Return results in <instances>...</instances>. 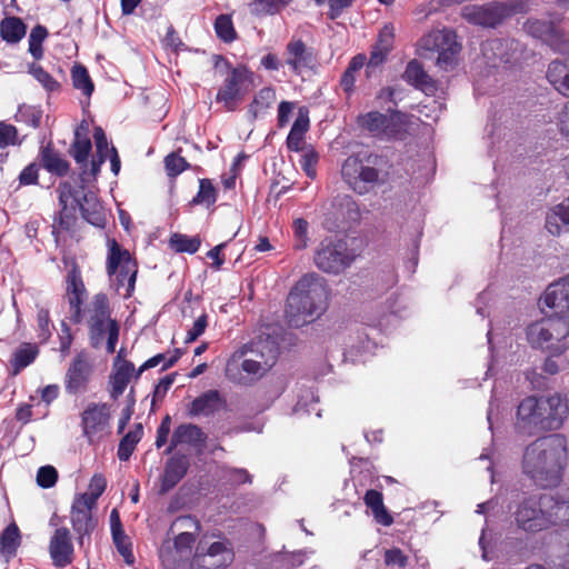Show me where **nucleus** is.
Masks as SVG:
<instances>
[{"mask_svg":"<svg viewBox=\"0 0 569 569\" xmlns=\"http://www.w3.org/2000/svg\"><path fill=\"white\" fill-rule=\"evenodd\" d=\"M567 459V445L562 436L541 438L526 448L523 472L541 488H555L562 480Z\"/></svg>","mask_w":569,"mask_h":569,"instance_id":"nucleus-1","label":"nucleus"},{"mask_svg":"<svg viewBox=\"0 0 569 569\" xmlns=\"http://www.w3.org/2000/svg\"><path fill=\"white\" fill-rule=\"evenodd\" d=\"M329 288L316 272L303 274L290 290L286 318L291 327L300 328L323 315L328 308Z\"/></svg>","mask_w":569,"mask_h":569,"instance_id":"nucleus-2","label":"nucleus"},{"mask_svg":"<svg viewBox=\"0 0 569 569\" xmlns=\"http://www.w3.org/2000/svg\"><path fill=\"white\" fill-rule=\"evenodd\" d=\"M518 527L528 532H539L569 522V506L551 495L525 498L515 511Z\"/></svg>","mask_w":569,"mask_h":569,"instance_id":"nucleus-3","label":"nucleus"},{"mask_svg":"<svg viewBox=\"0 0 569 569\" xmlns=\"http://www.w3.org/2000/svg\"><path fill=\"white\" fill-rule=\"evenodd\" d=\"M59 193V223L69 228L71 220L79 210L84 220L94 227H104L106 211L97 194L92 191H84L83 186L77 189L69 182H61L57 189Z\"/></svg>","mask_w":569,"mask_h":569,"instance_id":"nucleus-4","label":"nucleus"},{"mask_svg":"<svg viewBox=\"0 0 569 569\" xmlns=\"http://www.w3.org/2000/svg\"><path fill=\"white\" fill-rule=\"evenodd\" d=\"M569 317L548 316L529 323L526 339L531 348L559 357L569 347Z\"/></svg>","mask_w":569,"mask_h":569,"instance_id":"nucleus-5","label":"nucleus"},{"mask_svg":"<svg viewBox=\"0 0 569 569\" xmlns=\"http://www.w3.org/2000/svg\"><path fill=\"white\" fill-rule=\"evenodd\" d=\"M137 272L138 266L130 252L114 239L108 240L107 273L111 288L123 298L131 297Z\"/></svg>","mask_w":569,"mask_h":569,"instance_id":"nucleus-6","label":"nucleus"},{"mask_svg":"<svg viewBox=\"0 0 569 569\" xmlns=\"http://www.w3.org/2000/svg\"><path fill=\"white\" fill-rule=\"evenodd\" d=\"M86 311L92 346L99 347L108 336L107 351L113 353L119 339V326L111 319L108 297L101 292L94 295Z\"/></svg>","mask_w":569,"mask_h":569,"instance_id":"nucleus-7","label":"nucleus"},{"mask_svg":"<svg viewBox=\"0 0 569 569\" xmlns=\"http://www.w3.org/2000/svg\"><path fill=\"white\" fill-rule=\"evenodd\" d=\"M418 50L421 56L437 53V66L443 70H449L457 63L461 44L457 41V36L451 29H435L420 38Z\"/></svg>","mask_w":569,"mask_h":569,"instance_id":"nucleus-8","label":"nucleus"},{"mask_svg":"<svg viewBox=\"0 0 569 569\" xmlns=\"http://www.w3.org/2000/svg\"><path fill=\"white\" fill-rule=\"evenodd\" d=\"M527 7L526 0H511L508 2H489L487 4H467L461 9V17L469 23L495 28L508 17L523 12Z\"/></svg>","mask_w":569,"mask_h":569,"instance_id":"nucleus-9","label":"nucleus"},{"mask_svg":"<svg viewBox=\"0 0 569 569\" xmlns=\"http://www.w3.org/2000/svg\"><path fill=\"white\" fill-rule=\"evenodd\" d=\"M356 258V251L348 247L346 240L326 238L319 243L313 262L326 273L339 274L349 268Z\"/></svg>","mask_w":569,"mask_h":569,"instance_id":"nucleus-10","label":"nucleus"},{"mask_svg":"<svg viewBox=\"0 0 569 569\" xmlns=\"http://www.w3.org/2000/svg\"><path fill=\"white\" fill-rule=\"evenodd\" d=\"M376 160V156L358 153L348 157L342 163L341 176L357 193H367L378 181L379 171L373 167Z\"/></svg>","mask_w":569,"mask_h":569,"instance_id":"nucleus-11","label":"nucleus"},{"mask_svg":"<svg viewBox=\"0 0 569 569\" xmlns=\"http://www.w3.org/2000/svg\"><path fill=\"white\" fill-rule=\"evenodd\" d=\"M360 129L379 139H393L399 136L407 124V116L391 108L386 113L369 111L357 117Z\"/></svg>","mask_w":569,"mask_h":569,"instance_id":"nucleus-12","label":"nucleus"},{"mask_svg":"<svg viewBox=\"0 0 569 569\" xmlns=\"http://www.w3.org/2000/svg\"><path fill=\"white\" fill-rule=\"evenodd\" d=\"M272 368V355L258 361L246 356V350H237L226 365V376L237 383H248L263 377Z\"/></svg>","mask_w":569,"mask_h":569,"instance_id":"nucleus-13","label":"nucleus"},{"mask_svg":"<svg viewBox=\"0 0 569 569\" xmlns=\"http://www.w3.org/2000/svg\"><path fill=\"white\" fill-rule=\"evenodd\" d=\"M82 435L90 445L99 443L111 432V407L108 403L90 402L81 412Z\"/></svg>","mask_w":569,"mask_h":569,"instance_id":"nucleus-14","label":"nucleus"},{"mask_svg":"<svg viewBox=\"0 0 569 569\" xmlns=\"http://www.w3.org/2000/svg\"><path fill=\"white\" fill-rule=\"evenodd\" d=\"M560 21V17L549 21L542 19H529L523 28L526 32L533 38L540 39L555 51L569 54V34L563 33L556 22Z\"/></svg>","mask_w":569,"mask_h":569,"instance_id":"nucleus-15","label":"nucleus"},{"mask_svg":"<svg viewBox=\"0 0 569 569\" xmlns=\"http://www.w3.org/2000/svg\"><path fill=\"white\" fill-rule=\"evenodd\" d=\"M221 66L228 70V74L217 92L216 101L223 103L228 110H233L237 102L241 99V87L248 79L249 72L244 67L230 68L223 58L217 57L216 68L220 69Z\"/></svg>","mask_w":569,"mask_h":569,"instance_id":"nucleus-16","label":"nucleus"},{"mask_svg":"<svg viewBox=\"0 0 569 569\" xmlns=\"http://www.w3.org/2000/svg\"><path fill=\"white\" fill-rule=\"evenodd\" d=\"M92 375V363L87 351L76 355L64 376V389L69 395H80L87 391Z\"/></svg>","mask_w":569,"mask_h":569,"instance_id":"nucleus-17","label":"nucleus"},{"mask_svg":"<svg viewBox=\"0 0 569 569\" xmlns=\"http://www.w3.org/2000/svg\"><path fill=\"white\" fill-rule=\"evenodd\" d=\"M542 312L550 310L553 317L566 316L569 310V277L550 283L539 300Z\"/></svg>","mask_w":569,"mask_h":569,"instance_id":"nucleus-18","label":"nucleus"},{"mask_svg":"<svg viewBox=\"0 0 569 569\" xmlns=\"http://www.w3.org/2000/svg\"><path fill=\"white\" fill-rule=\"evenodd\" d=\"M66 283V296L70 308V320L74 323H79L83 318L81 307L87 296V290L80 269L74 262L71 263V267L68 270Z\"/></svg>","mask_w":569,"mask_h":569,"instance_id":"nucleus-19","label":"nucleus"},{"mask_svg":"<svg viewBox=\"0 0 569 569\" xmlns=\"http://www.w3.org/2000/svg\"><path fill=\"white\" fill-rule=\"evenodd\" d=\"M519 43L515 40L491 39L482 44V56L490 68H500L518 59Z\"/></svg>","mask_w":569,"mask_h":569,"instance_id":"nucleus-20","label":"nucleus"},{"mask_svg":"<svg viewBox=\"0 0 569 569\" xmlns=\"http://www.w3.org/2000/svg\"><path fill=\"white\" fill-rule=\"evenodd\" d=\"M86 499L76 496L70 511L71 525L74 532L79 535L80 545H83L86 536H90L97 525V520L92 517V510L97 505Z\"/></svg>","mask_w":569,"mask_h":569,"instance_id":"nucleus-21","label":"nucleus"},{"mask_svg":"<svg viewBox=\"0 0 569 569\" xmlns=\"http://www.w3.org/2000/svg\"><path fill=\"white\" fill-rule=\"evenodd\" d=\"M233 559V553L224 541H217L210 545L206 552L198 547L192 567L197 569H221L228 566Z\"/></svg>","mask_w":569,"mask_h":569,"instance_id":"nucleus-22","label":"nucleus"},{"mask_svg":"<svg viewBox=\"0 0 569 569\" xmlns=\"http://www.w3.org/2000/svg\"><path fill=\"white\" fill-rule=\"evenodd\" d=\"M541 430L552 431L562 427L569 412V405L565 397L552 395L543 400Z\"/></svg>","mask_w":569,"mask_h":569,"instance_id":"nucleus-23","label":"nucleus"},{"mask_svg":"<svg viewBox=\"0 0 569 569\" xmlns=\"http://www.w3.org/2000/svg\"><path fill=\"white\" fill-rule=\"evenodd\" d=\"M93 139L96 143V154L90 161V170H82L80 179L82 183L94 181L100 172L102 163L110 154L109 142L102 128L96 127L93 131Z\"/></svg>","mask_w":569,"mask_h":569,"instance_id":"nucleus-24","label":"nucleus"},{"mask_svg":"<svg viewBox=\"0 0 569 569\" xmlns=\"http://www.w3.org/2000/svg\"><path fill=\"white\" fill-rule=\"evenodd\" d=\"M194 541L196 537L192 532H181L176 537L173 546L170 543L162 545L159 549V557L162 563L168 567L173 566L190 553Z\"/></svg>","mask_w":569,"mask_h":569,"instance_id":"nucleus-25","label":"nucleus"},{"mask_svg":"<svg viewBox=\"0 0 569 569\" xmlns=\"http://www.w3.org/2000/svg\"><path fill=\"white\" fill-rule=\"evenodd\" d=\"M284 60L286 64L297 74L305 69L312 68L316 62L312 51L301 40H292L287 44Z\"/></svg>","mask_w":569,"mask_h":569,"instance_id":"nucleus-26","label":"nucleus"},{"mask_svg":"<svg viewBox=\"0 0 569 569\" xmlns=\"http://www.w3.org/2000/svg\"><path fill=\"white\" fill-rule=\"evenodd\" d=\"M49 551L56 566L64 567L71 562L73 547L67 528H58L54 531L50 540Z\"/></svg>","mask_w":569,"mask_h":569,"instance_id":"nucleus-27","label":"nucleus"},{"mask_svg":"<svg viewBox=\"0 0 569 569\" xmlns=\"http://www.w3.org/2000/svg\"><path fill=\"white\" fill-rule=\"evenodd\" d=\"M545 398L533 396L525 398L518 406L517 418L523 427L541 430L542 410Z\"/></svg>","mask_w":569,"mask_h":569,"instance_id":"nucleus-28","label":"nucleus"},{"mask_svg":"<svg viewBox=\"0 0 569 569\" xmlns=\"http://www.w3.org/2000/svg\"><path fill=\"white\" fill-rule=\"evenodd\" d=\"M89 126L86 122H82L74 132V140L72 142L70 152L74 159V161L79 164L80 170H90V162H88V157L91 152L92 144L91 140L88 136ZM82 171H80L81 173Z\"/></svg>","mask_w":569,"mask_h":569,"instance_id":"nucleus-29","label":"nucleus"},{"mask_svg":"<svg viewBox=\"0 0 569 569\" xmlns=\"http://www.w3.org/2000/svg\"><path fill=\"white\" fill-rule=\"evenodd\" d=\"M133 375V363L127 360H122L120 359V356H118L113 363V370L110 376V396L112 399H118L124 392Z\"/></svg>","mask_w":569,"mask_h":569,"instance_id":"nucleus-30","label":"nucleus"},{"mask_svg":"<svg viewBox=\"0 0 569 569\" xmlns=\"http://www.w3.org/2000/svg\"><path fill=\"white\" fill-rule=\"evenodd\" d=\"M189 460L186 456L171 457L164 467L161 478V492L171 490L187 473Z\"/></svg>","mask_w":569,"mask_h":569,"instance_id":"nucleus-31","label":"nucleus"},{"mask_svg":"<svg viewBox=\"0 0 569 569\" xmlns=\"http://www.w3.org/2000/svg\"><path fill=\"white\" fill-rule=\"evenodd\" d=\"M545 227L552 236H560L569 230V198L547 212Z\"/></svg>","mask_w":569,"mask_h":569,"instance_id":"nucleus-32","label":"nucleus"},{"mask_svg":"<svg viewBox=\"0 0 569 569\" xmlns=\"http://www.w3.org/2000/svg\"><path fill=\"white\" fill-rule=\"evenodd\" d=\"M547 79L563 97L569 98V60H553L549 63Z\"/></svg>","mask_w":569,"mask_h":569,"instance_id":"nucleus-33","label":"nucleus"},{"mask_svg":"<svg viewBox=\"0 0 569 569\" xmlns=\"http://www.w3.org/2000/svg\"><path fill=\"white\" fill-rule=\"evenodd\" d=\"M239 350H246V356L251 359H258V361L266 360L267 356L272 355V367L274 366L279 349L274 340L266 338H259L257 341H252L248 345H243Z\"/></svg>","mask_w":569,"mask_h":569,"instance_id":"nucleus-34","label":"nucleus"},{"mask_svg":"<svg viewBox=\"0 0 569 569\" xmlns=\"http://www.w3.org/2000/svg\"><path fill=\"white\" fill-rule=\"evenodd\" d=\"M223 401L217 390H209L196 398L190 407L192 416H210L218 411Z\"/></svg>","mask_w":569,"mask_h":569,"instance_id":"nucleus-35","label":"nucleus"},{"mask_svg":"<svg viewBox=\"0 0 569 569\" xmlns=\"http://www.w3.org/2000/svg\"><path fill=\"white\" fill-rule=\"evenodd\" d=\"M366 506L371 510L377 523L389 527L393 523V518L383 505L382 493L377 490H368L363 497Z\"/></svg>","mask_w":569,"mask_h":569,"instance_id":"nucleus-36","label":"nucleus"},{"mask_svg":"<svg viewBox=\"0 0 569 569\" xmlns=\"http://www.w3.org/2000/svg\"><path fill=\"white\" fill-rule=\"evenodd\" d=\"M203 440V433L198 426L191 423L181 425L174 430L170 447L166 452L170 453L176 447L182 443L197 446Z\"/></svg>","mask_w":569,"mask_h":569,"instance_id":"nucleus-37","label":"nucleus"},{"mask_svg":"<svg viewBox=\"0 0 569 569\" xmlns=\"http://www.w3.org/2000/svg\"><path fill=\"white\" fill-rule=\"evenodd\" d=\"M309 129L308 111L300 109L292 128L287 137V147L291 151H300L305 133Z\"/></svg>","mask_w":569,"mask_h":569,"instance_id":"nucleus-38","label":"nucleus"},{"mask_svg":"<svg viewBox=\"0 0 569 569\" xmlns=\"http://www.w3.org/2000/svg\"><path fill=\"white\" fill-rule=\"evenodd\" d=\"M403 78L406 81L425 92H432L435 90V83L432 79L426 73L422 66L416 60H412L408 63Z\"/></svg>","mask_w":569,"mask_h":569,"instance_id":"nucleus-39","label":"nucleus"},{"mask_svg":"<svg viewBox=\"0 0 569 569\" xmlns=\"http://www.w3.org/2000/svg\"><path fill=\"white\" fill-rule=\"evenodd\" d=\"M332 206L337 208V211L333 213L336 220L352 222L360 219L358 204L350 196L342 194L336 197Z\"/></svg>","mask_w":569,"mask_h":569,"instance_id":"nucleus-40","label":"nucleus"},{"mask_svg":"<svg viewBox=\"0 0 569 569\" xmlns=\"http://www.w3.org/2000/svg\"><path fill=\"white\" fill-rule=\"evenodd\" d=\"M0 34L6 42L17 43L26 34V24L17 17L4 18L0 22Z\"/></svg>","mask_w":569,"mask_h":569,"instance_id":"nucleus-41","label":"nucleus"},{"mask_svg":"<svg viewBox=\"0 0 569 569\" xmlns=\"http://www.w3.org/2000/svg\"><path fill=\"white\" fill-rule=\"evenodd\" d=\"M276 101V91L270 87L262 88L253 97L249 106V113L253 119H257L266 113V111Z\"/></svg>","mask_w":569,"mask_h":569,"instance_id":"nucleus-42","label":"nucleus"},{"mask_svg":"<svg viewBox=\"0 0 569 569\" xmlns=\"http://www.w3.org/2000/svg\"><path fill=\"white\" fill-rule=\"evenodd\" d=\"M41 164L50 173L64 176L69 170V163L53 149L44 148L41 151Z\"/></svg>","mask_w":569,"mask_h":569,"instance_id":"nucleus-43","label":"nucleus"},{"mask_svg":"<svg viewBox=\"0 0 569 569\" xmlns=\"http://www.w3.org/2000/svg\"><path fill=\"white\" fill-rule=\"evenodd\" d=\"M38 355V348L31 343L19 346L12 355L11 366L13 373H19L23 368L31 365Z\"/></svg>","mask_w":569,"mask_h":569,"instance_id":"nucleus-44","label":"nucleus"},{"mask_svg":"<svg viewBox=\"0 0 569 569\" xmlns=\"http://www.w3.org/2000/svg\"><path fill=\"white\" fill-rule=\"evenodd\" d=\"M292 0H251L249 2V11L257 17L272 16L280 12Z\"/></svg>","mask_w":569,"mask_h":569,"instance_id":"nucleus-45","label":"nucleus"},{"mask_svg":"<svg viewBox=\"0 0 569 569\" xmlns=\"http://www.w3.org/2000/svg\"><path fill=\"white\" fill-rule=\"evenodd\" d=\"M143 429L139 423L136 428L129 431L121 440L118 446V458L120 461H127L131 457L137 443L140 441Z\"/></svg>","mask_w":569,"mask_h":569,"instance_id":"nucleus-46","label":"nucleus"},{"mask_svg":"<svg viewBox=\"0 0 569 569\" xmlns=\"http://www.w3.org/2000/svg\"><path fill=\"white\" fill-rule=\"evenodd\" d=\"M71 78L77 90H80L87 97L92 94L94 86L86 67L76 64L71 70Z\"/></svg>","mask_w":569,"mask_h":569,"instance_id":"nucleus-47","label":"nucleus"},{"mask_svg":"<svg viewBox=\"0 0 569 569\" xmlns=\"http://www.w3.org/2000/svg\"><path fill=\"white\" fill-rule=\"evenodd\" d=\"M180 358V351L179 350H176L173 355H164V353H159V355H156L154 357L148 359L140 368L139 370L137 371L136 373V378H138L146 369H149V368H153V367H157L159 365H161V369L162 370H166L168 368H170L171 366H173L178 359Z\"/></svg>","mask_w":569,"mask_h":569,"instance_id":"nucleus-48","label":"nucleus"},{"mask_svg":"<svg viewBox=\"0 0 569 569\" xmlns=\"http://www.w3.org/2000/svg\"><path fill=\"white\" fill-rule=\"evenodd\" d=\"M20 543V533L18 527L9 525L0 537V549L4 553H13Z\"/></svg>","mask_w":569,"mask_h":569,"instance_id":"nucleus-49","label":"nucleus"},{"mask_svg":"<svg viewBox=\"0 0 569 569\" xmlns=\"http://www.w3.org/2000/svg\"><path fill=\"white\" fill-rule=\"evenodd\" d=\"M214 30L219 39L224 42H231L236 39V30L232 19L228 14H220L216 18Z\"/></svg>","mask_w":569,"mask_h":569,"instance_id":"nucleus-50","label":"nucleus"},{"mask_svg":"<svg viewBox=\"0 0 569 569\" xmlns=\"http://www.w3.org/2000/svg\"><path fill=\"white\" fill-rule=\"evenodd\" d=\"M217 200V193L213 184L208 179H201L199 191L192 199V204H203L206 207L212 206Z\"/></svg>","mask_w":569,"mask_h":569,"instance_id":"nucleus-51","label":"nucleus"},{"mask_svg":"<svg viewBox=\"0 0 569 569\" xmlns=\"http://www.w3.org/2000/svg\"><path fill=\"white\" fill-rule=\"evenodd\" d=\"M170 246L177 252L194 253L200 247V240L196 237L176 233L170 239Z\"/></svg>","mask_w":569,"mask_h":569,"instance_id":"nucleus-52","label":"nucleus"},{"mask_svg":"<svg viewBox=\"0 0 569 569\" xmlns=\"http://www.w3.org/2000/svg\"><path fill=\"white\" fill-rule=\"evenodd\" d=\"M107 487V480L102 475H94L89 483L87 492L77 495L80 498H87L86 500L97 505L99 497L103 493Z\"/></svg>","mask_w":569,"mask_h":569,"instance_id":"nucleus-53","label":"nucleus"},{"mask_svg":"<svg viewBox=\"0 0 569 569\" xmlns=\"http://www.w3.org/2000/svg\"><path fill=\"white\" fill-rule=\"evenodd\" d=\"M317 402L318 397L316 396L315 391L312 389H307L303 391L302 395L299 396L295 407V411L297 413L301 411L306 413H311L312 411H315L317 417H321L320 410H316L315 408V405H317Z\"/></svg>","mask_w":569,"mask_h":569,"instance_id":"nucleus-54","label":"nucleus"},{"mask_svg":"<svg viewBox=\"0 0 569 569\" xmlns=\"http://www.w3.org/2000/svg\"><path fill=\"white\" fill-rule=\"evenodd\" d=\"M112 539L119 553L123 557L124 561L128 565H132L134 562V557L132 555L130 542L124 531L121 530L112 532Z\"/></svg>","mask_w":569,"mask_h":569,"instance_id":"nucleus-55","label":"nucleus"},{"mask_svg":"<svg viewBox=\"0 0 569 569\" xmlns=\"http://www.w3.org/2000/svg\"><path fill=\"white\" fill-rule=\"evenodd\" d=\"M17 128L4 121H0V148L20 144Z\"/></svg>","mask_w":569,"mask_h":569,"instance_id":"nucleus-56","label":"nucleus"},{"mask_svg":"<svg viewBox=\"0 0 569 569\" xmlns=\"http://www.w3.org/2000/svg\"><path fill=\"white\" fill-rule=\"evenodd\" d=\"M17 121H23L30 127L37 128L40 124L41 113L33 107L21 106L16 113Z\"/></svg>","mask_w":569,"mask_h":569,"instance_id":"nucleus-57","label":"nucleus"},{"mask_svg":"<svg viewBox=\"0 0 569 569\" xmlns=\"http://www.w3.org/2000/svg\"><path fill=\"white\" fill-rule=\"evenodd\" d=\"M29 73H31L48 91H53L58 88V82L38 64H30Z\"/></svg>","mask_w":569,"mask_h":569,"instance_id":"nucleus-58","label":"nucleus"},{"mask_svg":"<svg viewBox=\"0 0 569 569\" xmlns=\"http://www.w3.org/2000/svg\"><path fill=\"white\" fill-rule=\"evenodd\" d=\"M385 563L390 569H403L408 563V557L398 548L388 549L385 552Z\"/></svg>","mask_w":569,"mask_h":569,"instance_id":"nucleus-59","label":"nucleus"},{"mask_svg":"<svg viewBox=\"0 0 569 569\" xmlns=\"http://www.w3.org/2000/svg\"><path fill=\"white\" fill-rule=\"evenodd\" d=\"M318 153L312 149L303 150L301 156L300 166L310 179H315L317 176L316 166L318 163Z\"/></svg>","mask_w":569,"mask_h":569,"instance_id":"nucleus-60","label":"nucleus"},{"mask_svg":"<svg viewBox=\"0 0 569 569\" xmlns=\"http://www.w3.org/2000/svg\"><path fill=\"white\" fill-rule=\"evenodd\" d=\"M164 166L168 174L176 177L186 170L188 162L184 160V158L176 153H170L164 158Z\"/></svg>","mask_w":569,"mask_h":569,"instance_id":"nucleus-61","label":"nucleus"},{"mask_svg":"<svg viewBox=\"0 0 569 569\" xmlns=\"http://www.w3.org/2000/svg\"><path fill=\"white\" fill-rule=\"evenodd\" d=\"M58 479V472L52 466H43L39 468L37 473V482L42 488L54 486Z\"/></svg>","mask_w":569,"mask_h":569,"instance_id":"nucleus-62","label":"nucleus"},{"mask_svg":"<svg viewBox=\"0 0 569 569\" xmlns=\"http://www.w3.org/2000/svg\"><path fill=\"white\" fill-rule=\"evenodd\" d=\"M222 477L231 483L240 485L251 482V476L246 469L223 468Z\"/></svg>","mask_w":569,"mask_h":569,"instance_id":"nucleus-63","label":"nucleus"},{"mask_svg":"<svg viewBox=\"0 0 569 569\" xmlns=\"http://www.w3.org/2000/svg\"><path fill=\"white\" fill-rule=\"evenodd\" d=\"M308 222L303 219H297L293 222V231L296 237L295 248L305 249L307 247Z\"/></svg>","mask_w":569,"mask_h":569,"instance_id":"nucleus-64","label":"nucleus"}]
</instances>
